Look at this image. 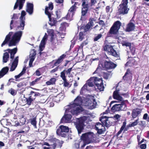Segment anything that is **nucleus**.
<instances>
[{
	"label": "nucleus",
	"mask_w": 149,
	"mask_h": 149,
	"mask_svg": "<svg viewBox=\"0 0 149 149\" xmlns=\"http://www.w3.org/2000/svg\"><path fill=\"white\" fill-rule=\"evenodd\" d=\"M74 102L68 105V107L65 110V113L70 112L73 115H77L79 113L84 111L83 108L80 106L81 102V98L80 97L77 96L75 99Z\"/></svg>",
	"instance_id": "1"
},
{
	"label": "nucleus",
	"mask_w": 149,
	"mask_h": 149,
	"mask_svg": "<svg viewBox=\"0 0 149 149\" xmlns=\"http://www.w3.org/2000/svg\"><path fill=\"white\" fill-rule=\"evenodd\" d=\"M49 6H46L45 9V13L49 18L50 23L49 24L51 26H54L57 22V19L60 18L61 17L60 11H56L55 12V15L49 11V10H52L54 8V6L52 2H50L48 4Z\"/></svg>",
	"instance_id": "2"
},
{
	"label": "nucleus",
	"mask_w": 149,
	"mask_h": 149,
	"mask_svg": "<svg viewBox=\"0 0 149 149\" xmlns=\"http://www.w3.org/2000/svg\"><path fill=\"white\" fill-rule=\"evenodd\" d=\"M117 65L111 61L103 60L101 61L100 64H99L94 74L97 73L101 71V70H104L105 68L111 69L114 68Z\"/></svg>",
	"instance_id": "3"
},
{
	"label": "nucleus",
	"mask_w": 149,
	"mask_h": 149,
	"mask_svg": "<svg viewBox=\"0 0 149 149\" xmlns=\"http://www.w3.org/2000/svg\"><path fill=\"white\" fill-rule=\"evenodd\" d=\"M40 95V93L33 91H31L28 93H26L24 95V97L25 98L26 100V104L29 106L31 105L32 102L35 100L36 97Z\"/></svg>",
	"instance_id": "4"
},
{
	"label": "nucleus",
	"mask_w": 149,
	"mask_h": 149,
	"mask_svg": "<svg viewBox=\"0 0 149 149\" xmlns=\"http://www.w3.org/2000/svg\"><path fill=\"white\" fill-rule=\"evenodd\" d=\"M93 138V132H89L83 134L81 136V139L83 142L81 148H84L86 145L92 142Z\"/></svg>",
	"instance_id": "5"
},
{
	"label": "nucleus",
	"mask_w": 149,
	"mask_h": 149,
	"mask_svg": "<svg viewBox=\"0 0 149 149\" xmlns=\"http://www.w3.org/2000/svg\"><path fill=\"white\" fill-rule=\"evenodd\" d=\"M66 55L63 54L58 59L55 60H53L50 63L54 61V63L52 66V68L55 66L56 67L50 71V73L51 74H53L57 72L59 69V65H58L61 63L63 61L64 58L66 57Z\"/></svg>",
	"instance_id": "6"
},
{
	"label": "nucleus",
	"mask_w": 149,
	"mask_h": 149,
	"mask_svg": "<svg viewBox=\"0 0 149 149\" xmlns=\"http://www.w3.org/2000/svg\"><path fill=\"white\" fill-rule=\"evenodd\" d=\"M13 33V32H10L6 36L5 40L1 44V47H3L5 44L8 43V42H9L8 44V46L9 47L16 45L17 43H18V42H17V41L14 39L12 38L11 40H10L11 36Z\"/></svg>",
	"instance_id": "7"
},
{
	"label": "nucleus",
	"mask_w": 149,
	"mask_h": 149,
	"mask_svg": "<svg viewBox=\"0 0 149 149\" xmlns=\"http://www.w3.org/2000/svg\"><path fill=\"white\" fill-rule=\"evenodd\" d=\"M85 120L83 117H81L78 118L76 122L74 123V125L77 129L78 133L81 134L84 129V127L85 126L84 123Z\"/></svg>",
	"instance_id": "8"
},
{
	"label": "nucleus",
	"mask_w": 149,
	"mask_h": 149,
	"mask_svg": "<svg viewBox=\"0 0 149 149\" xmlns=\"http://www.w3.org/2000/svg\"><path fill=\"white\" fill-rule=\"evenodd\" d=\"M128 0H123L120 5L118 12L120 14H126L128 13L129 8H127Z\"/></svg>",
	"instance_id": "9"
},
{
	"label": "nucleus",
	"mask_w": 149,
	"mask_h": 149,
	"mask_svg": "<svg viewBox=\"0 0 149 149\" xmlns=\"http://www.w3.org/2000/svg\"><path fill=\"white\" fill-rule=\"evenodd\" d=\"M69 129L68 127L61 125L60 126L56 131L58 135L62 137H65L66 136V133L69 132Z\"/></svg>",
	"instance_id": "10"
},
{
	"label": "nucleus",
	"mask_w": 149,
	"mask_h": 149,
	"mask_svg": "<svg viewBox=\"0 0 149 149\" xmlns=\"http://www.w3.org/2000/svg\"><path fill=\"white\" fill-rule=\"evenodd\" d=\"M26 13L24 10H22L21 13V16L19 18L20 25L17 26L16 30L18 29L24 30L25 26V16L26 15Z\"/></svg>",
	"instance_id": "11"
},
{
	"label": "nucleus",
	"mask_w": 149,
	"mask_h": 149,
	"mask_svg": "<svg viewBox=\"0 0 149 149\" xmlns=\"http://www.w3.org/2000/svg\"><path fill=\"white\" fill-rule=\"evenodd\" d=\"M126 109V104L123 102H121L120 104H115L111 108V110L114 111L125 110Z\"/></svg>",
	"instance_id": "12"
},
{
	"label": "nucleus",
	"mask_w": 149,
	"mask_h": 149,
	"mask_svg": "<svg viewBox=\"0 0 149 149\" xmlns=\"http://www.w3.org/2000/svg\"><path fill=\"white\" fill-rule=\"evenodd\" d=\"M121 25V23L119 21H117L115 22L113 26L110 29L109 33L112 34H115L118 32Z\"/></svg>",
	"instance_id": "13"
},
{
	"label": "nucleus",
	"mask_w": 149,
	"mask_h": 149,
	"mask_svg": "<svg viewBox=\"0 0 149 149\" xmlns=\"http://www.w3.org/2000/svg\"><path fill=\"white\" fill-rule=\"evenodd\" d=\"M97 131V133L94 136V143H98L99 141V134H102L106 131L105 127L95 130Z\"/></svg>",
	"instance_id": "14"
},
{
	"label": "nucleus",
	"mask_w": 149,
	"mask_h": 149,
	"mask_svg": "<svg viewBox=\"0 0 149 149\" xmlns=\"http://www.w3.org/2000/svg\"><path fill=\"white\" fill-rule=\"evenodd\" d=\"M104 50L107 52L109 54H111L115 57L118 56L116 51L114 50L112 46L110 44L106 45L104 47Z\"/></svg>",
	"instance_id": "15"
},
{
	"label": "nucleus",
	"mask_w": 149,
	"mask_h": 149,
	"mask_svg": "<svg viewBox=\"0 0 149 149\" xmlns=\"http://www.w3.org/2000/svg\"><path fill=\"white\" fill-rule=\"evenodd\" d=\"M89 97H87L84 100V105L88 107V108L93 109V96H90Z\"/></svg>",
	"instance_id": "16"
},
{
	"label": "nucleus",
	"mask_w": 149,
	"mask_h": 149,
	"mask_svg": "<svg viewBox=\"0 0 149 149\" xmlns=\"http://www.w3.org/2000/svg\"><path fill=\"white\" fill-rule=\"evenodd\" d=\"M93 24V18H91L89 19V22L85 26H82L81 27V30H83V32L85 33L90 31L92 29Z\"/></svg>",
	"instance_id": "17"
},
{
	"label": "nucleus",
	"mask_w": 149,
	"mask_h": 149,
	"mask_svg": "<svg viewBox=\"0 0 149 149\" xmlns=\"http://www.w3.org/2000/svg\"><path fill=\"white\" fill-rule=\"evenodd\" d=\"M26 0H16L13 8V10L17 9L19 6V10H20L22 8Z\"/></svg>",
	"instance_id": "18"
},
{
	"label": "nucleus",
	"mask_w": 149,
	"mask_h": 149,
	"mask_svg": "<svg viewBox=\"0 0 149 149\" xmlns=\"http://www.w3.org/2000/svg\"><path fill=\"white\" fill-rule=\"evenodd\" d=\"M72 116L70 114H65L64 116L61 118V123H68L70 122Z\"/></svg>",
	"instance_id": "19"
},
{
	"label": "nucleus",
	"mask_w": 149,
	"mask_h": 149,
	"mask_svg": "<svg viewBox=\"0 0 149 149\" xmlns=\"http://www.w3.org/2000/svg\"><path fill=\"white\" fill-rule=\"evenodd\" d=\"M118 84L116 86V90L113 92V97L114 99L122 101L123 100V98L118 94L119 91V88H118Z\"/></svg>",
	"instance_id": "20"
},
{
	"label": "nucleus",
	"mask_w": 149,
	"mask_h": 149,
	"mask_svg": "<svg viewBox=\"0 0 149 149\" xmlns=\"http://www.w3.org/2000/svg\"><path fill=\"white\" fill-rule=\"evenodd\" d=\"M100 120L102 123L106 127H109L111 125V123L109 120L108 118L106 116H103L100 118Z\"/></svg>",
	"instance_id": "21"
},
{
	"label": "nucleus",
	"mask_w": 149,
	"mask_h": 149,
	"mask_svg": "<svg viewBox=\"0 0 149 149\" xmlns=\"http://www.w3.org/2000/svg\"><path fill=\"white\" fill-rule=\"evenodd\" d=\"M5 51H8L9 53H10V58L12 59V60H10V61L11 62L13 61L15 55L17 52V47H16L12 49H8L4 51V52Z\"/></svg>",
	"instance_id": "22"
},
{
	"label": "nucleus",
	"mask_w": 149,
	"mask_h": 149,
	"mask_svg": "<svg viewBox=\"0 0 149 149\" xmlns=\"http://www.w3.org/2000/svg\"><path fill=\"white\" fill-rule=\"evenodd\" d=\"M141 109L136 108L132 110V117L134 119L138 116H140L141 112Z\"/></svg>",
	"instance_id": "23"
},
{
	"label": "nucleus",
	"mask_w": 149,
	"mask_h": 149,
	"mask_svg": "<svg viewBox=\"0 0 149 149\" xmlns=\"http://www.w3.org/2000/svg\"><path fill=\"white\" fill-rule=\"evenodd\" d=\"M33 5L32 3H27L26 10L29 15H31L33 13Z\"/></svg>",
	"instance_id": "24"
},
{
	"label": "nucleus",
	"mask_w": 149,
	"mask_h": 149,
	"mask_svg": "<svg viewBox=\"0 0 149 149\" xmlns=\"http://www.w3.org/2000/svg\"><path fill=\"white\" fill-rule=\"evenodd\" d=\"M22 34V32L21 31H17L14 33L12 38L18 42L20 40Z\"/></svg>",
	"instance_id": "25"
},
{
	"label": "nucleus",
	"mask_w": 149,
	"mask_h": 149,
	"mask_svg": "<svg viewBox=\"0 0 149 149\" xmlns=\"http://www.w3.org/2000/svg\"><path fill=\"white\" fill-rule=\"evenodd\" d=\"M18 56L16 57L14 59L13 61V62L11 67L10 68V71H14L17 68L18 63Z\"/></svg>",
	"instance_id": "26"
},
{
	"label": "nucleus",
	"mask_w": 149,
	"mask_h": 149,
	"mask_svg": "<svg viewBox=\"0 0 149 149\" xmlns=\"http://www.w3.org/2000/svg\"><path fill=\"white\" fill-rule=\"evenodd\" d=\"M18 19V16H17V14L16 13H14L13 14V16H12V17L11 18V19L12 20L11 21L10 24V29H13V27H15V26H14V25L15 24V25H16V24L18 22L17 21H15V22L14 23V24L13 25H12L13 23H14V21L13 20L14 19Z\"/></svg>",
	"instance_id": "27"
},
{
	"label": "nucleus",
	"mask_w": 149,
	"mask_h": 149,
	"mask_svg": "<svg viewBox=\"0 0 149 149\" xmlns=\"http://www.w3.org/2000/svg\"><path fill=\"white\" fill-rule=\"evenodd\" d=\"M9 68L6 66L2 68L0 71V78L3 77L8 72Z\"/></svg>",
	"instance_id": "28"
},
{
	"label": "nucleus",
	"mask_w": 149,
	"mask_h": 149,
	"mask_svg": "<svg viewBox=\"0 0 149 149\" xmlns=\"http://www.w3.org/2000/svg\"><path fill=\"white\" fill-rule=\"evenodd\" d=\"M131 76V74L129 70H127L125 73V75L123 77V81H127L130 79V77Z\"/></svg>",
	"instance_id": "29"
},
{
	"label": "nucleus",
	"mask_w": 149,
	"mask_h": 149,
	"mask_svg": "<svg viewBox=\"0 0 149 149\" xmlns=\"http://www.w3.org/2000/svg\"><path fill=\"white\" fill-rule=\"evenodd\" d=\"M68 26V24L66 22H64L61 23L59 28V31L65 32L66 27Z\"/></svg>",
	"instance_id": "30"
},
{
	"label": "nucleus",
	"mask_w": 149,
	"mask_h": 149,
	"mask_svg": "<svg viewBox=\"0 0 149 149\" xmlns=\"http://www.w3.org/2000/svg\"><path fill=\"white\" fill-rule=\"evenodd\" d=\"M94 84H103L102 80L100 77H94Z\"/></svg>",
	"instance_id": "31"
},
{
	"label": "nucleus",
	"mask_w": 149,
	"mask_h": 149,
	"mask_svg": "<svg viewBox=\"0 0 149 149\" xmlns=\"http://www.w3.org/2000/svg\"><path fill=\"white\" fill-rule=\"evenodd\" d=\"M134 27L135 26L134 24L130 22L128 24L126 29V30L127 31H130L134 30Z\"/></svg>",
	"instance_id": "32"
},
{
	"label": "nucleus",
	"mask_w": 149,
	"mask_h": 149,
	"mask_svg": "<svg viewBox=\"0 0 149 149\" xmlns=\"http://www.w3.org/2000/svg\"><path fill=\"white\" fill-rule=\"evenodd\" d=\"M46 98L44 96H41L39 98L38 101L37 102V104H43L46 101Z\"/></svg>",
	"instance_id": "33"
},
{
	"label": "nucleus",
	"mask_w": 149,
	"mask_h": 149,
	"mask_svg": "<svg viewBox=\"0 0 149 149\" xmlns=\"http://www.w3.org/2000/svg\"><path fill=\"white\" fill-rule=\"evenodd\" d=\"M65 70H63L61 73L60 77L63 81V84H69L67 81V80L66 79V76L65 75Z\"/></svg>",
	"instance_id": "34"
},
{
	"label": "nucleus",
	"mask_w": 149,
	"mask_h": 149,
	"mask_svg": "<svg viewBox=\"0 0 149 149\" xmlns=\"http://www.w3.org/2000/svg\"><path fill=\"white\" fill-rule=\"evenodd\" d=\"M9 58V55L8 53L6 52L4 53L3 57V62L4 63H6Z\"/></svg>",
	"instance_id": "35"
},
{
	"label": "nucleus",
	"mask_w": 149,
	"mask_h": 149,
	"mask_svg": "<svg viewBox=\"0 0 149 149\" xmlns=\"http://www.w3.org/2000/svg\"><path fill=\"white\" fill-rule=\"evenodd\" d=\"M64 97V95L63 93H61L56 95L55 100L57 101H60L63 100Z\"/></svg>",
	"instance_id": "36"
},
{
	"label": "nucleus",
	"mask_w": 149,
	"mask_h": 149,
	"mask_svg": "<svg viewBox=\"0 0 149 149\" xmlns=\"http://www.w3.org/2000/svg\"><path fill=\"white\" fill-rule=\"evenodd\" d=\"M135 58H132L130 60V61H128L126 63V65H129V66H131L132 65L135 64L136 61Z\"/></svg>",
	"instance_id": "37"
},
{
	"label": "nucleus",
	"mask_w": 149,
	"mask_h": 149,
	"mask_svg": "<svg viewBox=\"0 0 149 149\" xmlns=\"http://www.w3.org/2000/svg\"><path fill=\"white\" fill-rule=\"evenodd\" d=\"M76 4V3H75L74 5L72 6L70 9L68 11L72 13V16H73L74 15L75 13V11L76 10V7L75 5Z\"/></svg>",
	"instance_id": "38"
},
{
	"label": "nucleus",
	"mask_w": 149,
	"mask_h": 149,
	"mask_svg": "<svg viewBox=\"0 0 149 149\" xmlns=\"http://www.w3.org/2000/svg\"><path fill=\"white\" fill-rule=\"evenodd\" d=\"M126 124V122H124L123 123L122 126L120 128V130L118 132L117 134V136H119V135L121 133L122 131L124 129L125 127Z\"/></svg>",
	"instance_id": "39"
},
{
	"label": "nucleus",
	"mask_w": 149,
	"mask_h": 149,
	"mask_svg": "<svg viewBox=\"0 0 149 149\" xmlns=\"http://www.w3.org/2000/svg\"><path fill=\"white\" fill-rule=\"evenodd\" d=\"M89 7L87 6L83 7L81 11L82 15L84 16L86 14L88 9Z\"/></svg>",
	"instance_id": "40"
},
{
	"label": "nucleus",
	"mask_w": 149,
	"mask_h": 149,
	"mask_svg": "<svg viewBox=\"0 0 149 149\" xmlns=\"http://www.w3.org/2000/svg\"><path fill=\"white\" fill-rule=\"evenodd\" d=\"M49 35L51 36V41H52L54 39V31L53 29L50 30L48 32Z\"/></svg>",
	"instance_id": "41"
},
{
	"label": "nucleus",
	"mask_w": 149,
	"mask_h": 149,
	"mask_svg": "<svg viewBox=\"0 0 149 149\" xmlns=\"http://www.w3.org/2000/svg\"><path fill=\"white\" fill-rule=\"evenodd\" d=\"M95 88L96 89H99L100 91H103L104 88L103 84H95Z\"/></svg>",
	"instance_id": "42"
},
{
	"label": "nucleus",
	"mask_w": 149,
	"mask_h": 149,
	"mask_svg": "<svg viewBox=\"0 0 149 149\" xmlns=\"http://www.w3.org/2000/svg\"><path fill=\"white\" fill-rule=\"evenodd\" d=\"M104 125L100 122H97L95 123V130L100 128L102 127H104Z\"/></svg>",
	"instance_id": "43"
},
{
	"label": "nucleus",
	"mask_w": 149,
	"mask_h": 149,
	"mask_svg": "<svg viewBox=\"0 0 149 149\" xmlns=\"http://www.w3.org/2000/svg\"><path fill=\"white\" fill-rule=\"evenodd\" d=\"M139 118H138L137 119L135 120L134 121L132 122L131 124H129V127H133L137 125L139 123Z\"/></svg>",
	"instance_id": "44"
},
{
	"label": "nucleus",
	"mask_w": 149,
	"mask_h": 149,
	"mask_svg": "<svg viewBox=\"0 0 149 149\" xmlns=\"http://www.w3.org/2000/svg\"><path fill=\"white\" fill-rule=\"evenodd\" d=\"M111 75V71H109V72H108L107 71L103 72V77L105 79H107L109 76Z\"/></svg>",
	"instance_id": "45"
},
{
	"label": "nucleus",
	"mask_w": 149,
	"mask_h": 149,
	"mask_svg": "<svg viewBox=\"0 0 149 149\" xmlns=\"http://www.w3.org/2000/svg\"><path fill=\"white\" fill-rule=\"evenodd\" d=\"M83 32V31L80 32L79 34V39L80 41L83 40L85 36V35L84 34Z\"/></svg>",
	"instance_id": "46"
},
{
	"label": "nucleus",
	"mask_w": 149,
	"mask_h": 149,
	"mask_svg": "<svg viewBox=\"0 0 149 149\" xmlns=\"http://www.w3.org/2000/svg\"><path fill=\"white\" fill-rule=\"evenodd\" d=\"M73 16H72V13L68 11L65 16V18L67 19H71L73 18Z\"/></svg>",
	"instance_id": "47"
},
{
	"label": "nucleus",
	"mask_w": 149,
	"mask_h": 149,
	"mask_svg": "<svg viewBox=\"0 0 149 149\" xmlns=\"http://www.w3.org/2000/svg\"><path fill=\"white\" fill-rule=\"evenodd\" d=\"M56 81V79L54 78H52L49 81L46 82V84H55Z\"/></svg>",
	"instance_id": "48"
},
{
	"label": "nucleus",
	"mask_w": 149,
	"mask_h": 149,
	"mask_svg": "<svg viewBox=\"0 0 149 149\" xmlns=\"http://www.w3.org/2000/svg\"><path fill=\"white\" fill-rule=\"evenodd\" d=\"M31 124L32 125H33L34 127H36L37 122L36 120V119L35 118H33V119H31Z\"/></svg>",
	"instance_id": "49"
},
{
	"label": "nucleus",
	"mask_w": 149,
	"mask_h": 149,
	"mask_svg": "<svg viewBox=\"0 0 149 149\" xmlns=\"http://www.w3.org/2000/svg\"><path fill=\"white\" fill-rule=\"evenodd\" d=\"M47 35L46 33H45V35L43 37V38L42 40H41V42L42 44H45L46 43V40L47 39Z\"/></svg>",
	"instance_id": "50"
},
{
	"label": "nucleus",
	"mask_w": 149,
	"mask_h": 149,
	"mask_svg": "<svg viewBox=\"0 0 149 149\" xmlns=\"http://www.w3.org/2000/svg\"><path fill=\"white\" fill-rule=\"evenodd\" d=\"M72 67L68 69L67 70H65V72L66 74L67 75H68L69 77H70L71 75H70L71 72L72 70Z\"/></svg>",
	"instance_id": "51"
},
{
	"label": "nucleus",
	"mask_w": 149,
	"mask_h": 149,
	"mask_svg": "<svg viewBox=\"0 0 149 149\" xmlns=\"http://www.w3.org/2000/svg\"><path fill=\"white\" fill-rule=\"evenodd\" d=\"M122 44L123 46H125L126 47H129L131 46V43L125 41H123Z\"/></svg>",
	"instance_id": "52"
},
{
	"label": "nucleus",
	"mask_w": 149,
	"mask_h": 149,
	"mask_svg": "<svg viewBox=\"0 0 149 149\" xmlns=\"http://www.w3.org/2000/svg\"><path fill=\"white\" fill-rule=\"evenodd\" d=\"M91 55H89L88 56H87L86 58V60L87 61L89 60V64L90 65H91L92 64V62L93 61V59L90 57V56H91Z\"/></svg>",
	"instance_id": "53"
},
{
	"label": "nucleus",
	"mask_w": 149,
	"mask_h": 149,
	"mask_svg": "<svg viewBox=\"0 0 149 149\" xmlns=\"http://www.w3.org/2000/svg\"><path fill=\"white\" fill-rule=\"evenodd\" d=\"M19 122L21 123V125H22L25 124L26 122V120L22 116V118H20Z\"/></svg>",
	"instance_id": "54"
},
{
	"label": "nucleus",
	"mask_w": 149,
	"mask_h": 149,
	"mask_svg": "<svg viewBox=\"0 0 149 149\" xmlns=\"http://www.w3.org/2000/svg\"><path fill=\"white\" fill-rule=\"evenodd\" d=\"M8 92L13 95H15L16 94V92L15 91V90L12 88H11L8 91Z\"/></svg>",
	"instance_id": "55"
},
{
	"label": "nucleus",
	"mask_w": 149,
	"mask_h": 149,
	"mask_svg": "<svg viewBox=\"0 0 149 149\" xmlns=\"http://www.w3.org/2000/svg\"><path fill=\"white\" fill-rule=\"evenodd\" d=\"M81 2H82V5L83 7H85V6L89 7V4L86 2V0H82Z\"/></svg>",
	"instance_id": "56"
},
{
	"label": "nucleus",
	"mask_w": 149,
	"mask_h": 149,
	"mask_svg": "<svg viewBox=\"0 0 149 149\" xmlns=\"http://www.w3.org/2000/svg\"><path fill=\"white\" fill-rule=\"evenodd\" d=\"M93 77H91L86 81L85 84H93Z\"/></svg>",
	"instance_id": "57"
},
{
	"label": "nucleus",
	"mask_w": 149,
	"mask_h": 149,
	"mask_svg": "<svg viewBox=\"0 0 149 149\" xmlns=\"http://www.w3.org/2000/svg\"><path fill=\"white\" fill-rule=\"evenodd\" d=\"M112 8L109 6H107L106 8V11L107 13H111L112 11Z\"/></svg>",
	"instance_id": "58"
},
{
	"label": "nucleus",
	"mask_w": 149,
	"mask_h": 149,
	"mask_svg": "<svg viewBox=\"0 0 149 149\" xmlns=\"http://www.w3.org/2000/svg\"><path fill=\"white\" fill-rule=\"evenodd\" d=\"M130 50L131 51V52L132 54L133 55H134V53H135V48L133 46H131L130 47Z\"/></svg>",
	"instance_id": "59"
},
{
	"label": "nucleus",
	"mask_w": 149,
	"mask_h": 149,
	"mask_svg": "<svg viewBox=\"0 0 149 149\" xmlns=\"http://www.w3.org/2000/svg\"><path fill=\"white\" fill-rule=\"evenodd\" d=\"M45 44H43L42 43L40 42L39 45V50L40 51L42 52L43 50V47H44Z\"/></svg>",
	"instance_id": "60"
},
{
	"label": "nucleus",
	"mask_w": 149,
	"mask_h": 149,
	"mask_svg": "<svg viewBox=\"0 0 149 149\" xmlns=\"http://www.w3.org/2000/svg\"><path fill=\"white\" fill-rule=\"evenodd\" d=\"M102 35L101 34H99L97 35L96 36L94 39V40L95 41H97L98 39H100L102 37Z\"/></svg>",
	"instance_id": "61"
},
{
	"label": "nucleus",
	"mask_w": 149,
	"mask_h": 149,
	"mask_svg": "<svg viewBox=\"0 0 149 149\" xmlns=\"http://www.w3.org/2000/svg\"><path fill=\"white\" fill-rule=\"evenodd\" d=\"M47 88L48 89H49L50 90H53L54 89V88L52 86V85H53V84H47Z\"/></svg>",
	"instance_id": "62"
},
{
	"label": "nucleus",
	"mask_w": 149,
	"mask_h": 149,
	"mask_svg": "<svg viewBox=\"0 0 149 149\" xmlns=\"http://www.w3.org/2000/svg\"><path fill=\"white\" fill-rule=\"evenodd\" d=\"M61 31H59L58 32V33L59 34L60 36H61V37L62 38H64V36L65 35L66 33L65 32H61Z\"/></svg>",
	"instance_id": "63"
},
{
	"label": "nucleus",
	"mask_w": 149,
	"mask_h": 149,
	"mask_svg": "<svg viewBox=\"0 0 149 149\" xmlns=\"http://www.w3.org/2000/svg\"><path fill=\"white\" fill-rule=\"evenodd\" d=\"M98 103L99 102H96L95 100L94 99V109L97 107V106H98Z\"/></svg>",
	"instance_id": "64"
}]
</instances>
